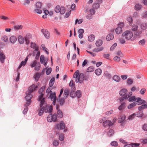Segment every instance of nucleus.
<instances>
[{"instance_id":"nucleus-36","label":"nucleus","mask_w":147,"mask_h":147,"mask_svg":"<svg viewBox=\"0 0 147 147\" xmlns=\"http://www.w3.org/2000/svg\"><path fill=\"white\" fill-rule=\"evenodd\" d=\"M131 29L134 31H136L137 30L138 28V26L137 25L133 24L131 26Z\"/></svg>"},{"instance_id":"nucleus-47","label":"nucleus","mask_w":147,"mask_h":147,"mask_svg":"<svg viewBox=\"0 0 147 147\" xmlns=\"http://www.w3.org/2000/svg\"><path fill=\"white\" fill-rule=\"evenodd\" d=\"M41 47H42V50L43 51H44L45 52H46V53H47L48 55L49 53L48 51H47V49L45 47L44 45V44L42 45H41Z\"/></svg>"},{"instance_id":"nucleus-14","label":"nucleus","mask_w":147,"mask_h":147,"mask_svg":"<svg viewBox=\"0 0 147 147\" xmlns=\"http://www.w3.org/2000/svg\"><path fill=\"white\" fill-rule=\"evenodd\" d=\"M30 47L31 48L34 49L35 51H38L39 50L38 46H37L36 44L34 42H31Z\"/></svg>"},{"instance_id":"nucleus-49","label":"nucleus","mask_w":147,"mask_h":147,"mask_svg":"<svg viewBox=\"0 0 147 147\" xmlns=\"http://www.w3.org/2000/svg\"><path fill=\"white\" fill-rule=\"evenodd\" d=\"M133 82V81L132 79L129 78L127 80V83L128 85H131Z\"/></svg>"},{"instance_id":"nucleus-27","label":"nucleus","mask_w":147,"mask_h":147,"mask_svg":"<svg viewBox=\"0 0 147 147\" xmlns=\"http://www.w3.org/2000/svg\"><path fill=\"white\" fill-rule=\"evenodd\" d=\"M103 43L102 40L100 39L97 40L96 43L95 44L97 47H100L101 46Z\"/></svg>"},{"instance_id":"nucleus-30","label":"nucleus","mask_w":147,"mask_h":147,"mask_svg":"<svg viewBox=\"0 0 147 147\" xmlns=\"http://www.w3.org/2000/svg\"><path fill=\"white\" fill-rule=\"evenodd\" d=\"M142 7V5L141 4L138 3L136 4L135 7V9L136 10H140Z\"/></svg>"},{"instance_id":"nucleus-25","label":"nucleus","mask_w":147,"mask_h":147,"mask_svg":"<svg viewBox=\"0 0 147 147\" xmlns=\"http://www.w3.org/2000/svg\"><path fill=\"white\" fill-rule=\"evenodd\" d=\"M115 32L117 34H119L122 33V29L121 27H118L115 30Z\"/></svg>"},{"instance_id":"nucleus-46","label":"nucleus","mask_w":147,"mask_h":147,"mask_svg":"<svg viewBox=\"0 0 147 147\" xmlns=\"http://www.w3.org/2000/svg\"><path fill=\"white\" fill-rule=\"evenodd\" d=\"M69 86L70 87H71V88H72L73 89H74L75 88V84L73 83V82L72 80H71L70 81L69 84Z\"/></svg>"},{"instance_id":"nucleus-42","label":"nucleus","mask_w":147,"mask_h":147,"mask_svg":"<svg viewBox=\"0 0 147 147\" xmlns=\"http://www.w3.org/2000/svg\"><path fill=\"white\" fill-rule=\"evenodd\" d=\"M65 102V99L64 98H62L61 99H59V101H58L59 104L60 105H63L64 103Z\"/></svg>"},{"instance_id":"nucleus-54","label":"nucleus","mask_w":147,"mask_h":147,"mask_svg":"<svg viewBox=\"0 0 147 147\" xmlns=\"http://www.w3.org/2000/svg\"><path fill=\"white\" fill-rule=\"evenodd\" d=\"M45 57L44 55H42L40 57V61L41 64H42L44 61Z\"/></svg>"},{"instance_id":"nucleus-35","label":"nucleus","mask_w":147,"mask_h":147,"mask_svg":"<svg viewBox=\"0 0 147 147\" xmlns=\"http://www.w3.org/2000/svg\"><path fill=\"white\" fill-rule=\"evenodd\" d=\"M57 116L60 118H62L63 116V113L61 111L58 109L57 111Z\"/></svg>"},{"instance_id":"nucleus-6","label":"nucleus","mask_w":147,"mask_h":147,"mask_svg":"<svg viewBox=\"0 0 147 147\" xmlns=\"http://www.w3.org/2000/svg\"><path fill=\"white\" fill-rule=\"evenodd\" d=\"M100 123H102L104 127H107V126H111L113 125V123L111 121L107 120V119L105 117H103L99 121Z\"/></svg>"},{"instance_id":"nucleus-21","label":"nucleus","mask_w":147,"mask_h":147,"mask_svg":"<svg viewBox=\"0 0 147 147\" xmlns=\"http://www.w3.org/2000/svg\"><path fill=\"white\" fill-rule=\"evenodd\" d=\"M5 59V56L2 53H0V61L2 63L4 62V60Z\"/></svg>"},{"instance_id":"nucleus-57","label":"nucleus","mask_w":147,"mask_h":147,"mask_svg":"<svg viewBox=\"0 0 147 147\" xmlns=\"http://www.w3.org/2000/svg\"><path fill=\"white\" fill-rule=\"evenodd\" d=\"M104 49V48L102 47H101L100 48L95 49L94 50V51L95 52H98L102 51Z\"/></svg>"},{"instance_id":"nucleus-17","label":"nucleus","mask_w":147,"mask_h":147,"mask_svg":"<svg viewBox=\"0 0 147 147\" xmlns=\"http://www.w3.org/2000/svg\"><path fill=\"white\" fill-rule=\"evenodd\" d=\"M41 75V73H37L34 75L33 77L36 81H38L39 80Z\"/></svg>"},{"instance_id":"nucleus-8","label":"nucleus","mask_w":147,"mask_h":147,"mask_svg":"<svg viewBox=\"0 0 147 147\" xmlns=\"http://www.w3.org/2000/svg\"><path fill=\"white\" fill-rule=\"evenodd\" d=\"M45 86H43L40 89L38 90V93L40 94V95L38 96V101H41V100L44 98H42L44 93H45Z\"/></svg>"},{"instance_id":"nucleus-63","label":"nucleus","mask_w":147,"mask_h":147,"mask_svg":"<svg viewBox=\"0 0 147 147\" xmlns=\"http://www.w3.org/2000/svg\"><path fill=\"white\" fill-rule=\"evenodd\" d=\"M52 71V69L51 68H48L46 71V74L47 75H49Z\"/></svg>"},{"instance_id":"nucleus-18","label":"nucleus","mask_w":147,"mask_h":147,"mask_svg":"<svg viewBox=\"0 0 147 147\" xmlns=\"http://www.w3.org/2000/svg\"><path fill=\"white\" fill-rule=\"evenodd\" d=\"M9 40L11 43H14L17 41V38L16 36H11L9 38Z\"/></svg>"},{"instance_id":"nucleus-9","label":"nucleus","mask_w":147,"mask_h":147,"mask_svg":"<svg viewBox=\"0 0 147 147\" xmlns=\"http://www.w3.org/2000/svg\"><path fill=\"white\" fill-rule=\"evenodd\" d=\"M55 128L57 129H63L65 127V124L63 121H61L59 124H56L55 126Z\"/></svg>"},{"instance_id":"nucleus-16","label":"nucleus","mask_w":147,"mask_h":147,"mask_svg":"<svg viewBox=\"0 0 147 147\" xmlns=\"http://www.w3.org/2000/svg\"><path fill=\"white\" fill-rule=\"evenodd\" d=\"M18 40L20 44H22L24 42L25 39L22 36H19L18 37Z\"/></svg>"},{"instance_id":"nucleus-48","label":"nucleus","mask_w":147,"mask_h":147,"mask_svg":"<svg viewBox=\"0 0 147 147\" xmlns=\"http://www.w3.org/2000/svg\"><path fill=\"white\" fill-rule=\"evenodd\" d=\"M75 95L78 98L80 97L81 96L80 91V90H77L75 94Z\"/></svg>"},{"instance_id":"nucleus-61","label":"nucleus","mask_w":147,"mask_h":147,"mask_svg":"<svg viewBox=\"0 0 147 147\" xmlns=\"http://www.w3.org/2000/svg\"><path fill=\"white\" fill-rule=\"evenodd\" d=\"M59 139L61 141H62L64 140V135L63 134H61L59 137Z\"/></svg>"},{"instance_id":"nucleus-24","label":"nucleus","mask_w":147,"mask_h":147,"mask_svg":"<svg viewBox=\"0 0 147 147\" xmlns=\"http://www.w3.org/2000/svg\"><path fill=\"white\" fill-rule=\"evenodd\" d=\"M126 103L124 102H122L121 105L119 107L118 109L120 111L123 110L125 107Z\"/></svg>"},{"instance_id":"nucleus-33","label":"nucleus","mask_w":147,"mask_h":147,"mask_svg":"<svg viewBox=\"0 0 147 147\" xmlns=\"http://www.w3.org/2000/svg\"><path fill=\"white\" fill-rule=\"evenodd\" d=\"M127 20L130 25L131 26L133 23V19L131 16H129L127 18Z\"/></svg>"},{"instance_id":"nucleus-40","label":"nucleus","mask_w":147,"mask_h":147,"mask_svg":"<svg viewBox=\"0 0 147 147\" xmlns=\"http://www.w3.org/2000/svg\"><path fill=\"white\" fill-rule=\"evenodd\" d=\"M135 116L138 117H142L143 115V113L142 111H140L135 114Z\"/></svg>"},{"instance_id":"nucleus-55","label":"nucleus","mask_w":147,"mask_h":147,"mask_svg":"<svg viewBox=\"0 0 147 147\" xmlns=\"http://www.w3.org/2000/svg\"><path fill=\"white\" fill-rule=\"evenodd\" d=\"M26 64V63L24 61H22L18 67V68H20L22 66H24Z\"/></svg>"},{"instance_id":"nucleus-45","label":"nucleus","mask_w":147,"mask_h":147,"mask_svg":"<svg viewBox=\"0 0 147 147\" xmlns=\"http://www.w3.org/2000/svg\"><path fill=\"white\" fill-rule=\"evenodd\" d=\"M47 120L49 122H51L52 121H53L51 114H50L49 115H48L47 118Z\"/></svg>"},{"instance_id":"nucleus-51","label":"nucleus","mask_w":147,"mask_h":147,"mask_svg":"<svg viewBox=\"0 0 147 147\" xmlns=\"http://www.w3.org/2000/svg\"><path fill=\"white\" fill-rule=\"evenodd\" d=\"M111 144L112 146H117L118 145V144L117 142V141H112L111 142Z\"/></svg>"},{"instance_id":"nucleus-44","label":"nucleus","mask_w":147,"mask_h":147,"mask_svg":"<svg viewBox=\"0 0 147 147\" xmlns=\"http://www.w3.org/2000/svg\"><path fill=\"white\" fill-rule=\"evenodd\" d=\"M114 134V130L112 129H110L108 132V135L110 136L113 135Z\"/></svg>"},{"instance_id":"nucleus-50","label":"nucleus","mask_w":147,"mask_h":147,"mask_svg":"<svg viewBox=\"0 0 147 147\" xmlns=\"http://www.w3.org/2000/svg\"><path fill=\"white\" fill-rule=\"evenodd\" d=\"M2 40L4 42H7L8 40V38L6 36H3L2 38Z\"/></svg>"},{"instance_id":"nucleus-10","label":"nucleus","mask_w":147,"mask_h":147,"mask_svg":"<svg viewBox=\"0 0 147 147\" xmlns=\"http://www.w3.org/2000/svg\"><path fill=\"white\" fill-rule=\"evenodd\" d=\"M41 32L43 33L45 37L47 39L49 38L50 35L49 32L45 29H42L41 30Z\"/></svg>"},{"instance_id":"nucleus-39","label":"nucleus","mask_w":147,"mask_h":147,"mask_svg":"<svg viewBox=\"0 0 147 147\" xmlns=\"http://www.w3.org/2000/svg\"><path fill=\"white\" fill-rule=\"evenodd\" d=\"M60 11H59V12H60L61 14H64L65 11V9L64 7H60Z\"/></svg>"},{"instance_id":"nucleus-11","label":"nucleus","mask_w":147,"mask_h":147,"mask_svg":"<svg viewBox=\"0 0 147 147\" xmlns=\"http://www.w3.org/2000/svg\"><path fill=\"white\" fill-rule=\"evenodd\" d=\"M132 95V92H129V93L123 97H121L119 98V100L121 102L123 101L124 99H127Z\"/></svg>"},{"instance_id":"nucleus-13","label":"nucleus","mask_w":147,"mask_h":147,"mask_svg":"<svg viewBox=\"0 0 147 147\" xmlns=\"http://www.w3.org/2000/svg\"><path fill=\"white\" fill-rule=\"evenodd\" d=\"M31 37V35L30 33H28L26 35L25 37V40L26 44L27 45H28L30 43L29 39Z\"/></svg>"},{"instance_id":"nucleus-19","label":"nucleus","mask_w":147,"mask_h":147,"mask_svg":"<svg viewBox=\"0 0 147 147\" xmlns=\"http://www.w3.org/2000/svg\"><path fill=\"white\" fill-rule=\"evenodd\" d=\"M114 38V35L113 34H108L106 37V39L107 40L109 41L113 40Z\"/></svg>"},{"instance_id":"nucleus-4","label":"nucleus","mask_w":147,"mask_h":147,"mask_svg":"<svg viewBox=\"0 0 147 147\" xmlns=\"http://www.w3.org/2000/svg\"><path fill=\"white\" fill-rule=\"evenodd\" d=\"M123 37H125L127 40H130L131 41H133L135 39V38L133 37V32L127 30L124 32L122 34Z\"/></svg>"},{"instance_id":"nucleus-43","label":"nucleus","mask_w":147,"mask_h":147,"mask_svg":"<svg viewBox=\"0 0 147 147\" xmlns=\"http://www.w3.org/2000/svg\"><path fill=\"white\" fill-rule=\"evenodd\" d=\"M100 6L99 4L98 3H94L92 7L93 8L97 9L99 8Z\"/></svg>"},{"instance_id":"nucleus-64","label":"nucleus","mask_w":147,"mask_h":147,"mask_svg":"<svg viewBox=\"0 0 147 147\" xmlns=\"http://www.w3.org/2000/svg\"><path fill=\"white\" fill-rule=\"evenodd\" d=\"M0 18L1 19L5 20H9V18L5 16H0Z\"/></svg>"},{"instance_id":"nucleus-60","label":"nucleus","mask_w":147,"mask_h":147,"mask_svg":"<svg viewBox=\"0 0 147 147\" xmlns=\"http://www.w3.org/2000/svg\"><path fill=\"white\" fill-rule=\"evenodd\" d=\"M60 7L59 6H57L55 9V11L57 13L59 12L60 11Z\"/></svg>"},{"instance_id":"nucleus-3","label":"nucleus","mask_w":147,"mask_h":147,"mask_svg":"<svg viewBox=\"0 0 147 147\" xmlns=\"http://www.w3.org/2000/svg\"><path fill=\"white\" fill-rule=\"evenodd\" d=\"M73 78H76V82L80 83H82L84 78V74L83 73L79 74V70H77L73 75Z\"/></svg>"},{"instance_id":"nucleus-20","label":"nucleus","mask_w":147,"mask_h":147,"mask_svg":"<svg viewBox=\"0 0 147 147\" xmlns=\"http://www.w3.org/2000/svg\"><path fill=\"white\" fill-rule=\"evenodd\" d=\"M125 118V116L124 115H121L120 117L119 118L118 122L119 123H121L123 121Z\"/></svg>"},{"instance_id":"nucleus-22","label":"nucleus","mask_w":147,"mask_h":147,"mask_svg":"<svg viewBox=\"0 0 147 147\" xmlns=\"http://www.w3.org/2000/svg\"><path fill=\"white\" fill-rule=\"evenodd\" d=\"M145 104L144 105H142L138 107V110L140 111H141L142 109H144L146 108H147V102H145Z\"/></svg>"},{"instance_id":"nucleus-26","label":"nucleus","mask_w":147,"mask_h":147,"mask_svg":"<svg viewBox=\"0 0 147 147\" xmlns=\"http://www.w3.org/2000/svg\"><path fill=\"white\" fill-rule=\"evenodd\" d=\"M38 111H39L38 113L39 115L41 116L42 115L44 111H45L43 106L42 107H40V108L39 109Z\"/></svg>"},{"instance_id":"nucleus-52","label":"nucleus","mask_w":147,"mask_h":147,"mask_svg":"<svg viewBox=\"0 0 147 147\" xmlns=\"http://www.w3.org/2000/svg\"><path fill=\"white\" fill-rule=\"evenodd\" d=\"M52 117L53 121L55 122L56 121L57 117L56 114H54L53 115L52 114Z\"/></svg>"},{"instance_id":"nucleus-29","label":"nucleus","mask_w":147,"mask_h":147,"mask_svg":"<svg viewBox=\"0 0 147 147\" xmlns=\"http://www.w3.org/2000/svg\"><path fill=\"white\" fill-rule=\"evenodd\" d=\"M69 94V90L67 89L65 90L64 92L63 95L65 98H67Z\"/></svg>"},{"instance_id":"nucleus-7","label":"nucleus","mask_w":147,"mask_h":147,"mask_svg":"<svg viewBox=\"0 0 147 147\" xmlns=\"http://www.w3.org/2000/svg\"><path fill=\"white\" fill-rule=\"evenodd\" d=\"M42 6V3L38 2L36 3V4L35 9H34V12L39 14H40L42 13V11L41 9Z\"/></svg>"},{"instance_id":"nucleus-31","label":"nucleus","mask_w":147,"mask_h":147,"mask_svg":"<svg viewBox=\"0 0 147 147\" xmlns=\"http://www.w3.org/2000/svg\"><path fill=\"white\" fill-rule=\"evenodd\" d=\"M130 96L128 99V100L130 102H133L134 101H135L136 102V98L134 96H133L131 97H130Z\"/></svg>"},{"instance_id":"nucleus-1","label":"nucleus","mask_w":147,"mask_h":147,"mask_svg":"<svg viewBox=\"0 0 147 147\" xmlns=\"http://www.w3.org/2000/svg\"><path fill=\"white\" fill-rule=\"evenodd\" d=\"M37 87V86H35L34 84H33L29 88L28 90L26 91V96L25 98L27 102L24 105V107H28L31 103L30 100L33 96L31 94L34 91L36 90V88Z\"/></svg>"},{"instance_id":"nucleus-23","label":"nucleus","mask_w":147,"mask_h":147,"mask_svg":"<svg viewBox=\"0 0 147 147\" xmlns=\"http://www.w3.org/2000/svg\"><path fill=\"white\" fill-rule=\"evenodd\" d=\"M113 80L117 82H120L121 79L120 77L117 75H115L113 77Z\"/></svg>"},{"instance_id":"nucleus-41","label":"nucleus","mask_w":147,"mask_h":147,"mask_svg":"<svg viewBox=\"0 0 147 147\" xmlns=\"http://www.w3.org/2000/svg\"><path fill=\"white\" fill-rule=\"evenodd\" d=\"M94 67L93 66H90L87 68V71L90 72H92L94 71Z\"/></svg>"},{"instance_id":"nucleus-56","label":"nucleus","mask_w":147,"mask_h":147,"mask_svg":"<svg viewBox=\"0 0 147 147\" xmlns=\"http://www.w3.org/2000/svg\"><path fill=\"white\" fill-rule=\"evenodd\" d=\"M59 144V142L58 140H54L53 142V145L55 146H57Z\"/></svg>"},{"instance_id":"nucleus-28","label":"nucleus","mask_w":147,"mask_h":147,"mask_svg":"<svg viewBox=\"0 0 147 147\" xmlns=\"http://www.w3.org/2000/svg\"><path fill=\"white\" fill-rule=\"evenodd\" d=\"M95 37L94 35L91 34L88 37V40L90 42L93 41L95 39Z\"/></svg>"},{"instance_id":"nucleus-15","label":"nucleus","mask_w":147,"mask_h":147,"mask_svg":"<svg viewBox=\"0 0 147 147\" xmlns=\"http://www.w3.org/2000/svg\"><path fill=\"white\" fill-rule=\"evenodd\" d=\"M127 92V90L126 89H123L121 90L119 92L120 95L121 96H125L126 95Z\"/></svg>"},{"instance_id":"nucleus-38","label":"nucleus","mask_w":147,"mask_h":147,"mask_svg":"<svg viewBox=\"0 0 147 147\" xmlns=\"http://www.w3.org/2000/svg\"><path fill=\"white\" fill-rule=\"evenodd\" d=\"M141 27L142 29L145 30L147 28V24L145 23H143L141 24Z\"/></svg>"},{"instance_id":"nucleus-12","label":"nucleus","mask_w":147,"mask_h":147,"mask_svg":"<svg viewBox=\"0 0 147 147\" xmlns=\"http://www.w3.org/2000/svg\"><path fill=\"white\" fill-rule=\"evenodd\" d=\"M136 104L138 105H140L143 103H145V102H147L144 100L141 99V98L139 97L136 98Z\"/></svg>"},{"instance_id":"nucleus-53","label":"nucleus","mask_w":147,"mask_h":147,"mask_svg":"<svg viewBox=\"0 0 147 147\" xmlns=\"http://www.w3.org/2000/svg\"><path fill=\"white\" fill-rule=\"evenodd\" d=\"M37 64V61L36 60H34L32 62L31 64L30 65L32 67H35Z\"/></svg>"},{"instance_id":"nucleus-32","label":"nucleus","mask_w":147,"mask_h":147,"mask_svg":"<svg viewBox=\"0 0 147 147\" xmlns=\"http://www.w3.org/2000/svg\"><path fill=\"white\" fill-rule=\"evenodd\" d=\"M102 72V70L100 68H98L96 69L95 71V74L97 76L100 75Z\"/></svg>"},{"instance_id":"nucleus-5","label":"nucleus","mask_w":147,"mask_h":147,"mask_svg":"<svg viewBox=\"0 0 147 147\" xmlns=\"http://www.w3.org/2000/svg\"><path fill=\"white\" fill-rule=\"evenodd\" d=\"M46 93L47 94H49L50 95L49 97L51 100L53 101V104L55 105V104L56 97L55 92L53 93L52 91H51L50 88H49L46 91Z\"/></svg>"},{"instance_id":"nucleus-34","label":"nucleus","mask_w":147,"mask_h":147,"mask_svg":"<svg viewBox=\"0 0 147 147\" xmlns=\"http://www.w3.org/2000/svg\"><path fill=\"white\" fill-rule=\"evenodd\" d=\"M55 78H52L50 80L49 83V85L50 87H52L55 81Z\"/></svg>"},{"instance_id":"nucleus-59","label":"nucleus","mask_w":147,"mask_h":147,"mask_svg":"<svg viewBox=\"0 0 147 147\" xmlns=\"http://www.w3.org/2000/svg\"><path fill=\"white\" fill-rule=\"evenodd\" d=\"M138 43L140 45H144L145 43V40L144 39H142L139 41Z\"/></svg>"},{"instance_id":"nucleus-37","label":"nucleus","mask_w":147,"mask_h":147,"mask_svg":"<svg viewBox=\"0 0 147 147\" xmlns=\"http://www.w3.org/2000/svg\"><path fill=\"white\" fill-rule=\"evenodd\" d=\"M136 102H134L129 105L127 106V108L128 109H131L136 106Z\"/></svg>"},{"instance_id":"nucleus-2","label":"nucleus","mask_w":147,"mask_h":147,"mask_svg":"<svg viewBox=\"0 0 147 147\" xmlns=\"http://www.w3.org/2000/svg\"><path fill=\"white\" fill-rule=\"evenodd\" d=\"M40 107L43 106L44 111L46 113H51L53 110V107L51 106L48 105L45 102L44 98L42 99L40 101Z\"/></svg>"},{"instance_id":"nucleus-58","label":"nucleus","mask_w":147,"mask_h":147,"mask_svg":"<svg viewBox=\"0 0 147 147\" xmlns=\"http://www.w3.org/2000/svg\"><path fill=\"white\" fill-rule=\"evenodd\" d=\"M83 20L82 19H80L79 20L78 19H76L75 21V24H76L78 23V24H81L83 22Z\"/></svg>"},{"instance_id":"nucleus-62","label":"nucleus","mask_w":147,"mask_h":147,"mask_svg":"<svg viewBox=\"0 0 147 147\" xmlns=\"http://www.w3.org/2000/svg\"><path fill=\"white\" fill-rule=\"evenodd\" d=\"M135 113L133 114H132L130 115L128 117V119L129 120H132L136 116Z\"/></svg>"}]
</instances>
